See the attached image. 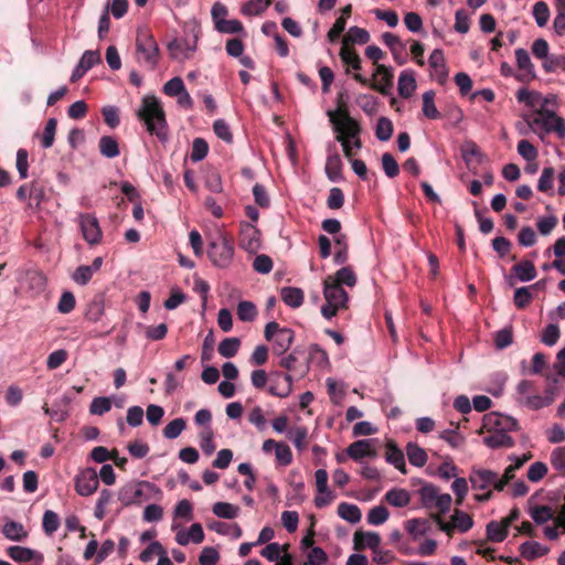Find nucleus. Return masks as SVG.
<instances>
[{
    "mask_svg": "<svg viewBox=\"0 0 565 565\" xmlns=\"http://www.w3.org/2000/svg\"><path fill=\"white\" fill-rule=\"evenodd\" d=\"M388 516V510L384 505H377L369 511L367 522L372 525H381L387 521Z\"/></svg>",
    "mask_w": 565,
    "mask_h": 565,
    "instance_id": "55",
    "label": "nucleus"
},
{
    "mask_svg": "<svg viewBox=\"0 0 565 565\" xmlns=\"http://www.w3.org/2000/svg\"><path fill=\"white\" fill-rule=\"evenodd\" d=\"M333 131L335 132V140L341 143L344 156L348 159H351L355 151L352 147V141L349 138H345L342 126L333 120Z\"/></svg>",
    "mask_w": 565,
    "mask_h": 565,
    "instance_id": "45",
    "label": "nucleus"
},
{
    "mask_svg": "<svg viewBox=\"0 0 565 565\" xmlns=\"http://www.w3.org/2000/svg\"><path fill=\"white\" fill-rule=\"evenodd\" d=\"M326 279H328L330 284H335L341 287H343V285L354 287L356 284V276L349 266L340 268L334 275L327 276Z\"/></svg>",
    "mask_w": 565,
    "mask_h": 565,
    "instance_id": "20",
    "label": "nucleus"
},
{
    "mask_svg": "<svg viewBox=\"0 0 565 565\" xmlns=\"http://www.w3.org/2000/svg\"><path fill=\"white\" fill-rule=\"evenodd\" d=\"M316 477V487L318 491V495L315 498V505L318 509L324 508L329 505L333 495L331 491L328 489V472L324 469H318L315 473Z\"/></svg>",
    "mask_w": 565,
    "mask_h": 565,
    "instance_id": "11",
    "label": "nucleus"
},
{
    "mask_svg": "<svg viewBox=\"0 0 565 565\" xmlns=\"http://www.w3.org/2000/svg\"><path fill=\"white\" fill-rule=\"evenodd\" d=\"M370 41V33L365 29L359 26L350 28L348 34L343 38L342 45L350 43L365 44Z\"/></svg>",
    "mask_w": 565,
    "mask_h": 565,
    "instance_id": "39",
    "label": "nucleus"
},
{
    "mask_svg": "<svg viewBox=\"0 0 565 565\" xmlns=\"http://www.w3.org/2000/svg\"><path fill=\"white\" fill-rule=\"evenodd\" d=\"M519 550L521 555L527 561L546 555L550 551L536 541H526L520 545Z\"/></svg>",
    "mask_w": 565,
    "mask_h": 565,
    "instance_id": "26",
    "label": "nucleus"
},
{
    "mask_svg": "<svg viewBox=\"0 0 565 565\" xmlns=\"http://www.w3.org/2000/svg\"><path fill=\"white\" fill-rule=\"evenodd\" d=\"M394 131V126L391 119L387 117H380L377 119L375 136L381 141H387L391 139Z\"/></svg>",
    "mask_w": 565,
    "mask_h": 565,
    "instance_id": "47",
    "label": "nucleus"
},
{
    "mask_svg": "<svg viewBox=\"0 0 565 565\" xmlns=\"http://www.w3.org/2000/svg\"><path fill=\"white\" fill-rule=\"evenodd\" d=\"M2 533L8 540L15 542H22L28 536L23 525L15 521L6 522L2 527Z\"/></svg>",
    "mask_w": 565,
    "mask_h": 565,
    "instance_id": "32",
    "label": "nucleus"
},
{
    "mask_svg": "<svg viewBox=\"0 0 565 565\" xmlns=\"http://www.w3.org/2000/svg\"><path fill=\"white\" fill-rule=\"evenodd\" d=\"M451 521L454 522L456 529L461 533L469 531L473 525L472 518L460 510L455 511L454 515L451 516Z\"/></svg>",
    "mask_w": 565,
    "mask_h": 565,
    "instance_id": "52",
    "label": "nucleus"
},
{
    "mask_svg": "<svg viewBox=\"0 0 565 565\" xmlns=\"http://www.w3.org/2000/svg\"><path fill=\"white\" fill-rule=\"evenodd\" d=\"M406 531L417 540L419 536L426 535L431 529V522L429 519H412L405 523Z\"/></svg>",
    "mask_w": 565,
    "mask_h": 565,
    "instance_id": "24",
    "label": "nucleus"
},
{
    "mask_svg": "<svg viewBox=\"0 0 565 565\" xmlns=\"http://www.w3.org/2000/svg\"><path fill=\"white\" fill-rule=\"evenodd\" d=\"M508 527L502 522L491 521L487 525V536L491 542L500 543L505 540L508 535Z\"/></svg>",
    "mask_w": 565,
    "mask_h": 565,
    "instance_id": "41",
    "label": "nucleus"
},
{
    "mask_svg": "<svg viewBox=\"0 0 565 565\" xmlns=\"http://www.w3.org/2000/svg\"><path fill=\"white\" fill-rule=\"evenodd\" d=\"M334 243L337 246V252L334 254L333 260L337 265H343L348 260V237L344 234H340L334 238Z\"/></svg>",
    "mask_w": 565,
    "mask_h": 565,
    "instance_id": "44",
    "label": "nucleus"
},
{
    "mask_svg": "<svg viewBox=\"0 0 565 565\" xmlns=\"http://www.w3.org/2000/svg\"><path fill=\"white\" fill-rule=\"evenodd\" d=\"M469 481L473 490H487L484 493L476 494L475 500L478 502H487L493 494L491 488L497 490L499 475L489 469L473 467L469 475Z\"/></svg>",
    "mask_w": 565,
    "mask_h": 565,
    "instance_id": "4",
    "label": "nucleus"
},
{
    "mask_svg": "<svg viewBox=\"0 0 565 565\" xmlns=\"http://www.w3.org/2000/svg\"><path fill=\"white\" fill-rule=\"evenodd\" d=\"M381 544V536L375 532L355 531L353 535V548L362 551L366 547L371 548L374 553Z\"/></svg>",
    "mask_w": 565,
    "mask_h": 565,
    "instance_id": "13",
    "label": "nucleus"
},
{
    "mask_svg": "<svg viewBox=\"0 0 565 565\" xmlns=\"http://www.w3.org/2000/svg\"><path fill=\"white\" fill-rule=\"evenodd\" d=\"M551 463L555 470L565 473V447H558L552 451Z\"/></svg>",
    "mask_w": 565,
    "mask_h": 565,
    "instance_id": "63",
    "label": "nucleus"
},
{
    "mask_svg": "<svg viewBox=\"0 0 565 565\" xmlns=\"http://www.w3.org/2000/svg\"><path fill=\"white\" fill-rule=\"evenodd\" d=\"M139 120L143 121L147 130L161 141L167 140V121L162 106L154 96H146L137 111Z\"/></svg>",
    "mask_w": 565,
    "mask_h": 565,
    "instance_id": "1",
    "label": "nucleus"
},
{
    "mask_svg": "<svg viewBox=\"0 0 565 565\" xmlns=\"http://www.w3.org/2000/svg\"><path fill=\"white\" fill-rule=\"evenodd\" d=\"M338 514L341 519L355 524L361 521L362 513L358 505L348 502H341L338 505Z\"/></svg>",
    "mask_w": 565,
    "mask_h": 565,
    "instance_id": "33",
    "label": "nucleus"
},
{
    "mask_svg": "<svg viewBox=\"0 0 565 565\" xmlns=\"http://www.w3.org/2000/svg\"><path fill=\"white\" fill-rule=\"evenodd\" d=\"M295 333L289 328H282L280 333L275 339L274 351L276 354L281 355L286 353L294 342Z\"/></svg>",
    "mask_w": 565,
    "mask_h": 565,
    "instance_id": "30",
    "label": "nucleus"
},
{
    "mask_svg": "<svg viewBox=\"0 0 565 565\" xmlns=\"http://www.w3.org/2000/svg\"><path fill=\"white\" fill-rule=\"evenodd\" d=\"M57 120L55 118H50L44 127L43 136H42V147L47 149L51 148L54 143V137L56 132Z\"/></svg>",
    "mask_w": 565,
    "mask_h": 565,
    "instance_id": "57",
    "label": "nucleus"
},
{
    "mask_svg": "<svg viewBox=\"0 0 565 565\" xmlns=\"http://www.w3.org/2000/svg\"><path fill=\"white\" fill-rule=\"evenodd\" d=\"M385 459L402 473L407 472L404 452L397 447V445L393 440H390L386 444Z\"/></svg>",
    "mask_w": 565,
    "mask_h": 565,
    "instance_id": "18",
    "label": "nucleus"
},
{
    "mask_svg": "<svg viewBox=\"0 0 565 565\" xmlns=\"http://www.w3.org/2000/svg\"><path fill=\"white\" fill-rule=\"evenodd\" d=\"M373 82H370L366 77L359 73L353 75V78L364 86H369L372 89L381 93L382 95H388L390 89L393 86L394 74L391 68L383 64H376V70L373 75Z\"/></svg>",
    "mask_w": 565,
    "mask_h": 565,
    "instance_id": "7",
    "label": "nucleus"
},
{
    "mask_svg": "<svg viewBox=\"0 0 565 565\" xmlns=\"http://www.w3.org/2000/svg\"><path fill=\"white\" fill-rule=\"evenodd\" d=\"M530 514L537 524H544L554 519V511L550 505H537L531 509Z\"/></svg>",
    "mask_w": 565,
    "mask_h": 565,
    "instance_id": "50",
    "label": "nucleus"
},
{
    "mask_svg": "<svg viewBox=\"0 0 565 565\" xmlns=\"http://www.w3.org/2000/svg\"><path fill=\"white\" fill-rule=\"evenodd\" d=\"M542 67L546 73L565 71V55L550 54L548 57L542 63Z\"/></svg>",
    "mask_w": 565,
    "mask_h": 565,
    "instance_id": "49",
    "label": "nucleus"
},
{
    "mask_svg": "<svg viewBox=\"0 0 565 565\" xmlns=\"http://www.w3.org/2000/svg\"><path fill=\"white\" fill-rule=\"evenodd\" d=\"M98 475L94 468L82 470L75 478V490L82 497L92 495L98 488Z\"/></svg>",
    "mask_w": 565,
    "mask_h": 565,
    "instance_id": "10",
    "label": "nucleus"
},
{
    "mask_svg": "<svg viewBox=\"0 0 565 565\" xmlns=\"http://www.w3.org/2000/svg\"><path fill=\"white\" fill-rule=\"evenodd\" d=\"M157 494H161V490L154 483L149 481H130L119 489L118 500L122 505L129 507L141 504Z\"/></svg>",
    "mask_w": 565,
    "mask_h": 565,
    "instance_id": "2",
    "label": "nucleus"
},
{
    "mask_svg": "<svg viewBox=\"0 0 565 565\" xmlns=\"http://www.w3.org/2000/svg\"><path fill=\"white\" fill-rule=\"evenodd\" d=\"M98 148L100 153L109 159L115 158L120 153L118 142L111 136H103L99 139Z\"/></svg>",
    "mask_w": 565,
    "mask_h": 565,
    "instance_id": "37",
    "label": "nucleus"
},
{
    "mask_svg": "<svg viewBox=\"0 0 565 565\" xmlns=\"http://www.w3.org/2000/svg\"><path fill=\"white\" fill-rule=\"evenodd\" d=\"M512 271L521 281H530L536 277V269L532 262L522 260L512 267Z\"/></svg>",
    "mask_w": 565,
    "mask_h": 565,
    "instance_id": "36",
    "label": "nucleus"
},
{
    "mask_svg": "<svg viewBox=\"0 0 565 565\" xmlns=\"http://www.w3.org/2000/svg\"><path fill=\"white\" fill-rule=\"evenodd\" d=\"M213 513L223 519H235L238 515L239 508L227 502H216L212 508Z\"/></svg>",
    "mask_w": 565,
    "mask_h": 565,
    "instance_id": "42",
    "label": "nucleus"
},
{
    "mask_svg": "<svg viewBox=\"0 0 565 565\" xmlns=\"http://www.w3.org/2000/svg\"><path fill=\"white\" fill-rule=\"evenodd\" d=\"M323 295L328 303H333L340 308H347L349 296L343 287L335 284H330L328 279L323 281Z\"/></svg>",
    "mask_w": 565,
    "mask_h": 565,
    "instance_id": "12",
    "label": "nucleus"
},
{
    "mask_svg": "<svg viewBox=\"0 0 565 565\" xmlns=\"http://www.w3.org/2000/svg\"><path fill=\"white\" fill-rule=\"evenodd\" d=\"M271 3V0H249L241 9L244 15L262 14Z\"/></svg>",
    "mask_w": 565,
    "mask_h": 565,
    "instance_id": "43",
    "label": "nucleus"
},
{
    "mask_svg": "<svg viewBox=\"0 0 565 565\" xmlns=\"http://www.w3.org/2000/svg\"><path fill=\"white\" fill-rule=\"evenodd\" d=\"M136 51L151 68L158 65L159 46L147 29H139L136 38Z\"/></svg>",
    "mask_w": 565,
    "mask_h": 565,
    "instance_id": "6",
    "label": "nucleus"
},
{
    "mask_svg": "<svg viewBox=\"0 0 565 565\" xmlns=\"http://www.w3.org/2000/svg\"><path fill=\"white\" fill-rule=\"evenodd\" d=\"M237 316L242 321H253L257 316V308L252 301H241L237 306Z\"/></svg>",
    "mask_w": 565,
    "mask_h": 565,
    "instance_id": "53",
    "label": "nucleus"
},
{
    "mask_svg": "<svg viewBox=\"0 0 565 565\" xmlns=\"http://www.w3.org/2000/svg\"><path fill=\"white\" fill-rule=\"evenodd\" d=\"M406 455L411 465L416 467L425 466L428 459L426 451L414 443L407 444Z\"/></svg>",
    "mask_w": 565,
    "mask_h": 565,
    "instance_id": "35",
    "label": "nucleus"
},
{
    "mask_svg": "<svg viewBox=\"0 0 565 565\" xmlns=\"http://www.w3.org/2000/svg\"><path fill=\"white\" fill-rule=\"evenodd\" d=\"M385 501L396 508H404L411 502V494L405 489L394 488L388 490L384 497Z\"/></svg>",
    "mask_w": 565,
    "mask_h": 565,
    "instance_id": "28",
    "label": "nucleus"
},
{
    "mask_svg": "<svg viewBox=\"0 0 565 565\" xmlns=\"http://www.w3.org/2000/svg\"><path fill=\"white\" fill-rule=\"evenodd\" d=\"M7 555L18 563H26L35 559L39 563L38 565H41V563L43 562L42 554L38 553L32 548L19 545L8 547Z\"/></svg>",
    "mask_w": 565,
    "mask_h": 565,
    "instance_id": "17",
    "label": "nucleus"
},
{
    "mask_svg": "<svg viewBox=\"0 0 565 565\" xmlns=\"http://www.w3.org/2000/svg\"><path fill=\"white\" fill-rule=\"evenodd\" d=\"M43 531L46 535H52L60 526V518L57 513L52 510H46L42 520Z\"/></svg>",
    "mask_w": 565,
    "mask_h": 565,
    "instance_id": "51",
    "label": "nucleus"
},
{
    "mask_svg": "<svg viewBox=\"0 0 565 565\" xmlns=\"http://www.w3.org/2000/svg\"><path fill=\"white\" fill-rule=\"evenodd\" d=\"M344 96H345L344 93H339L338 97H337V109L335 110H329L327 113V115L329 117V120H330V122L332 125H333V120L335 122H338L340 126L344 125V118H343V115H342L343 113L342 111L349 113V109H348Z\"/></svg>",
    "mask_w": 565,
    "mask_h": 565,
    "instance_id": "46",
    "label": "nucleus"
},
{
    "mask_svg": "<svg viewBox=\"0 0 565 565\" xmlns=\"http://www.w3.org/2000/svg\"><path fill=\"white\" fill-rule=\"evenodd\" d=\"M484 445L489 448H511L514 446V439L504 431H489V435L483 439Z\"/></svg>",
    "mask_w": 565,
    "mask_h": 565,
    "instance_id": "21",
    "label": "nucleus"
},
{
    "mask_svg": "<svg viewBox=\"0 0 565 565\" xmlns=\"http://www.w3.org/2000/svg\"><path fill=\"white\" fill-rule=\"evenodd\" d=\"M79 226L84 239L89 245H97L102 242L103 233L98 220L93 214H79Z\"/></svg>",
    "mask_w": 565,
    "mask_h": 565,
    "instance_id": "9",
    "label": "nucleus"
},
{
    "mask_svg": "<svg viewBox=\"0 0 565 565\" xmlns=\"http://www.w3.org/2000/svg\"><path fill=\"white\" fill-rule=\"evenodd\" d=\"M215 29L221 33L235 34L241 33L244 26L238 20H220L216 22Z\"/></svg>",
    "mask_w": 565,
    "mask_h": 565,
    "instance_id": "60",
    "label": "nucleus"
},
{
    "mask_svg": "<svg viewBox=\"0 0 565 565\" xmlns=\"http://www.w3.org/2000/svg\"><path fill=\"white\" fill-rule=\"evenodd\" d=\"M340 57L344 64L352 67L355 71L361 70V57L350 45H342L340 50Z\"/></svg>",
    "mask_w": 565,
    "mask_h": 565,
    "instance_id": "38",
    "label": "nucleus"
},
{
    "mask_svg": "<svg viewBox=\"0 0 565 565\" xmlns=\"http://www.w3.org/2000/svg\"><path fill=\"white\" fill-rule=\"evenodd\" d=\"M382 168L385 174L393 179L399 173V166L392 153L385 152L382 154Z\"/></svg>",
    "mask_w": 565,
    "mask_h": 565,
    "instance_id": "59",
    "label": "nucleus"
},
{
    "mask_svg": "<svg viewBox=\"0 0 565 565\" xmlns=\"http://www.w3.org/2000/svg\"><path fill=\"white\" fill-rule=\"evenodd\" d=\"M531 287H520L514 291V305L519 309H524L532 301Z\"/></svg>",
    "mask_w": 565,
    "mask_h": 565,
    "instance_id": "62",
    "label": "nucleus"
},
{
    "mask_svg": "<svg viewBox=\"0 0 565 565\" xmlns=\"http://www.w3.org/2000/svg\"><path fill=\"white\" fill-rule=\"evenodd\" d=\"M423 114L428 119L440 118V113L435 105V92L427 90L423 94Z\"/></svg>",
    "mask_w": 565,
    "mask_h": 565,
    "instance_id": "40",
    "label": "nucleus"
},
{
    "mask_svg": "<svg viewBox=\"0 0 565 565\" xmlns=\"http://www.w3.org/2000/svg\"><path fill=\"white\" fill-rule=\"evenodd\" d=\"M428 62L429 66L436 72L439 83H444L448 75L444 52L439 49H435Z\"/></svg>",
    "mask_w": 565,
    "mask_h": 565,
    "instance_id": "23",
    "label": "nucleus"
},
{
    "mask_svg": "<svg viewBox=\"0 0 565 565\" xmlns=\"http://www.w3.org/2000/svg\"><path fill=\"white\" fill-rule=\"evenodd\" d=\"M515 60L519 70L524 73L518 76V79L523 83H529L535 78L534 65L530 58V54L524 49L515 50Z\"/></svg>",
    "mask_w": 565,
    "mask_h": 565,
    "instance_id": "14",
    "label": "nucleus"
},
{
    "mask_svg": "<svg viewBox=\"0 0 565 565\" xmlns=\"http://www.w3.org/2000/svg\"><path fill=\"white\" fill-rule=\"evenodd\" d=\"M502 415L498 413H488L483 416L482 427L479 434L486 429L487 431H500Z\"/></svg>",
    "mask_w": 565,
    "mask_h": 565,
    "instance_id": "58",
    "label": "nucleus"
},
{
    "mask_svg": "<svg viewBox=\"0 0 565 565\" xmlns=\"http://www.w3.org/2000/svg\"><path fill=\"white\" fill-rule=\"evenodd\" d=\"M418 494L426 509H437L440 514H445L450 509L452 501L450 494H440L439 489L431 483H425L418 490Z\"/></svg>",
    "mask_w": 565,
    "mask_h": 565,
    "instance_id": "5",
    "label": "nucleus"
},
{
    "mask_svg": "<svg viewBox=\"0 0 565 565\" xmlns=\"http://www.w3.org/2000/svg\"><path fill=\"white\" fill-rule=\"evenodd\" d=\"M550 9L546 2L537 1L533 6V17L539 26H545L550 19Z\"/></svg>",
    "mask_w": 565,
    "mask_h": 565,
    "instance_id": "54",
    "label": "nucleus"
},
{
    "mask_svg": "<svg viewBox=\"0 0 565 565\" xmlns=\"http://www.w3.org/2000/svg\"><path fill=\"white\" fill-rule=\"evenodd\" d=\"M241 341L238 338H226L218 344V353L223 358H233L238 352Z\"/></svg>",
    "mask_w": 565,
    "mask_h": 565,
    "instance_id": "48",
    "label": "nucleus"
},
{
    "mask_svg": "<svg viewBox=\"0 0 565 565\" xmlns=\"http://www.w3.org/2000/svg\"><path fill=\"white\" fill-rule=\"evenodd\" d=\"M207 142L203 138H195L192 143L191 160L199 162L207 156Z\"/></svg>",
    "mask_w": 565,
    "mask_h": 565,
    "instance_id": "61",
    "label": "nucleus"
},
{
    "mask_svg": "<svg viewBox=\"0 0 565 565\" xmlns=\"http://www.w3.org/2000/svg\"><path fill=\"white\" fill-rule=\"evenodd\" d=\"M530 125L540 127L546 132L554 131L561 138L565 136V120L558 117L553 110L545 109L544 107L536 111Z\"/></svg>",
    "mask_w": 565,
    "mask_h": 565,
    "instance_id": "8",
    "label": "nucleus"
},
{
    "mask_svg": "<svg viewBox=\"0 0 565 565\" xmlns=\"http://www.w3.org/2000/svg\"><path fill=\"white\" fill-rule=\"evenodd\" d=\"M239 245L248 252H255L259 248V231L252 224H243L239 236Z\"/></svg>",
    "mask_w": 565,
    "mask_h": 565,
    "instance_id": "15",
    "label": "nucleus"
},
{
    "mask_svg": "<svg viewBox=\"0 0 565 565\" xmlns=\"http://www.w3.org/2000/svg\"><path fill=\"white\" fill-rule=\"evenodd\" d=\"M277 376H281L285 381V385H279L278 383H273L268 387V393L273 396L285 398L290 395L292 391V376L288 373L281 374L277 373Z\"/></svg>",
    "mask_w": 565,
    "mask_h": 565,
    "instance_id": "34",
    "label": "nucleus"
},
{
    "mask_svg": "<svg viewBox=\"0 0 565 565\" xmlns=\"http://www.w3.org/2000/svg\"><path fill=\"white\" fill-rule=\"evenodd\" d=\"M280 297L291 308H299L305 299L303 291L297 287H282L280 289Z\"/></svg>",
    "mask_w": 565,
    "mask_h": 565,
    "instance_id": "27",
    "label": "nucleus"
},
{
    "mask_svg": "<svg viewBox=\"0 0 565 565\" xmlns=\"http://www.w3.org/2000/svg\"><path fill=\"white\" fill-rule=\"evenodd\" d=\"M168 50L172 58H189L195 50L186 41L173 40L168 44Z\"/></svg>",
    "mask_w": 565,
    "mask_h": 565,
    "instance_id": "29",
    "label": "nucleus"
},
{
    "mask_svg": "<svg viewBox=\"0 0 565 565\" xmlns=\"http://www.w3.org/2000/svg\"><path fill=\"white\" fill-rule=\"evenodd\" d=\"M185 425L186 423L183 418H175L163 428V436L168 439H175L181 435Z\"/></svg>",
    "mask_w": 565,
    "mask_h": 565,
    "instance_id": "56",
    "label": "nucleus"
},
{
    "mask_svg": "<svg viewBox=\"0 0 565 565\" xmlns=\"http://www.w3.org/2000/svg\"><path fill=\"white\" fill-rule=\"evenodd\" d=\"M461 156L468 168H470L473 159L477 160V163H481L484 158L483 153L475 141L465 142V145L461 147Z\"/></svg>",
    "mask_w": 565,
    "mask_h": 565,
    "instance_id": "31",
    "label": "nucleus"
},
{
    "mask_svg": "<svg viewBox=\"0 0 565 565\" xmlns=\"http://www.w3.org/2000/svg\"><path fill=\"white\" fill-rule=\"evenodd\" d=\"M344 118V125H341L345 135V138H349L352 141L353 149L360 150L362 148V141L360 135L362 132V128L360 124L350 116V113L342 111Z\"/></svg>",
    "mask_w": 565,
    "mask_h": 565,
    "instance_id": "16",
    "label": "nucleus"
},
{
    "mask_svg": "<svg viewBox=\"0 0 565 565\" xmlns=\"http://www.w3.org/2000/svg\"><path fill=\"white\" fill-rule=\"evenodd\" d=\"M556 17L553 22L554 31L557 35H565V6H555Z\"/></svg>",
    "mask_w": 565,
    "mask_h": 565,
    "instance_id": "64",
    "label": "nucleus"
},
{
    "mask_svg": "<svg viewBox=\"0 0 565 565\" xmlns=\"http://www.w3.org/2000/svg\"><path fill=\"white\" fill-rule=\"evenodd\" d=\"M347 452L353 460H360L364 457H374L376 455L375 450L371 447V441L366 439L352 443L348 447Z\"/></svg>",
    "mask_w": 565,
    "mask_h": 565,
    "instance_id": "19",
    "label": "nucleus"
},
{
    "mask_svg": "<svg viewBox=\"0 0 565 565\" xmlns=\"http://www.w3.org/2000/svg\"><path fill=\"white\" fill-rule=\"evenodd\" d=\"M343 163L339 153H331L327 157L326 174L330 181L335 182L342 179Z\"/></svg>",
    "mask_w": 565,
    "mask_h": 565,
    "instance_id": "25",
    "label": "nucleus"
},
{
    "mask_svg": "<svg viewBox=\"0 0 565 565\" xmlns=\"http://www.w3.org/2000/svg\"><path fill=\"white\" fill-rule=\"evenodd\" d=\"M234 243L231 237L220 233L209 243L207 257L215 267L227 268L233 262Z\"/></svg>",
    "mask_w": 565,
    "mask_h": 565,
    "instance_id": "3",
    "label": "nucleus"
},
{
    "mask_svg": "<svg viewBox=\"0 0 565 565\" xmlns=\"http://www.w3.org/2000/svg\"><path fill=\"white\" fill-rule=\"evenodd\" d=\"M398 94L404 98H409L416 89V79L413 71H403L398 77Z\"/></svg>",
    "mask_w": 565,
    "mask_h": 565,
    "instance_id": "22",
    "label": "nucleus"
}]
</instances>
